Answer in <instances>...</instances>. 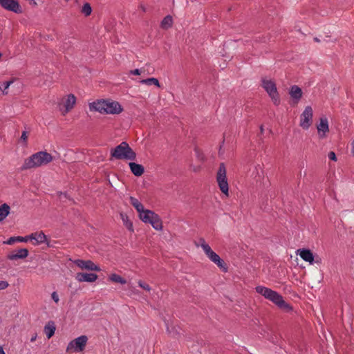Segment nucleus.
<instances>
[{
  "mask_svg": "<svg viewBox=\"0 0 354 354\" xmlns=\"http://www.w3.org/2000/svg\"><path fill=\"white\" fill-rule=\"evenodd\" d=\"M91 111L99 112L101 114H119L123 109L119 102L111 100H97L88 104Z\"/></svg>",
  "mask_w": 354,
  "mask_h": 354,
  "instance_id": "f257e3e1",
  "label": "nucleus"
},
{
  "mask_svg": "<svg viewBox=\"0 0 354 354\" xmlns=\"http://www.w3.org/2000/svg\"><path fill=\"white\" fill-rule=\"evenodd\" d=\"M255 290L257 293L261 295L266 299L271 301L279 308L283 309L286 312H290L292 310V307L286 303L284 301L283 297L277 292L262 286H257L255 288Z\"/></svg>",
  "mask_w": 354,
  "mask_h": 354,
  "instance_id": "f03ea898",
  "label": "nucleus"
},
{
  "mask_svg": "<svg viewBox=\"0 0 354 354\" xmlns=\"http://www.w3.org/2000/svg\"><path fill=\"white\" fill-rule=\"evenodd\" d=\"M53 159L52 155L46 151L37 152L25 159L21 170L24 171L46 165L52 162Z\"/></svg>",
  "mask_w": 354,
  "mask_h": 354,
  "instance_id": "7ed1b4c3",
  "label": "nucleus"
},
{
  "mask_svg": "<svg viewBox=\"0 0 354 354\" xmlns=\"http://www.w3.org/2000/svg\"><path fill=\"white\" fill-rule=\"evenodd\" d=\"M111 155L117 160H134L136 154L126 142H121L119 145L111 149Z\"/></svg>",
  "mask_w": 354,
  "mask_h": 354,
  "instance_id": "20e7f679",
  "label": "nucleus"
},
{
  "mask_svg": "<svg viewBox=\"0 0 354 354\" xmlns=\"http://www.w3.org/2000/svg\"><path fill=\"white\" fill-rule=\"evenodd\" d=\"M200 242L201 248L209 259L214 263L223 272H227V266L225 261L212 250L211 247L203 239H201Z\"/></svg>",
  "mask_w": 354,
  "mask_h": 354,
  "instance_id": "39448f33",
  "label": "nucleus"
},
{
  "mask_svg": "<svg viewBox=\"0 0 354 354\" xmlns=\"http://www.w3.org/2000/svg\"><path fill=\"white\" fill-rule=\"evenodd\" d=\"M261 86L272 99L274 104L278 106L280 104V97L274 82L271 80L262 78Z\"/></svg>",
  "mask_w": 354,
  "mask_h": 354,
  "instance_id": "423d86ee",
  "label": "nucleus"
},
{
  "mask_svg": "<svg viewBox=\"0 0 354 354\" xmlns=\"http://www.w3.org/2000/svg\"><path fill=\"white\" fill-rule=\"evenodd\" d=\"M226 168L224 163H221L216 174V181L220 190L225 196H229V185L226 176Z\"/></svg>",
  "mask_w": 354,
  "mask_h": 354,
  "instance_id": "0eeeda50",
  "label": "nucleus"
},
{
  "mask_svg": "<svg viewBox=\"0 0 354 354\" xmlns=\"http://www.w3.org/2000/svg\"><path fill=\"white\" fill-rule=\"evenodd\" d=\"M142 215L140 219L143 222L150 223L156 230H161L162 229V223L158 214L151 210L146 209L145 214Z\"/></svg>",
  "mask_w": 354,
  "mask_h": 354,
  "instance_id": "6e6552de",
  "label": "nucleus"
},
{
  "mask_svg": "<svg viewBox=\"0 0 354 354\" xmlns=\"http://www.w3.org/2000/svg\"><path fill=\"white\" fill-rule=\"evenodd\" d=\"M87 341L88 337L86 335L80 336L69 342L66 348V351L68 352L71 350H73L75 352L83 351L85 348Z\"/></svg>",
  "mask_w": 354,
  "mask_h": 354,
  "instance_id": "1a4fd4ad",
  "label": "nucleus"
},
{
  "mask_svg": "<svg viewBox=\"0 0 354 354\" xmlns=\"http://www.w3.org/2000/svg\"><path fill=\"white\" fill-rule=\"evenodd\" d=\"M313 110L310 106H306L300 116V127L304 129H308L313 122Z\"/></svg>",
  "mask_w": 354,
  "mask_h": 354,
  "instance_id": "9d476101",
  "label": "nucleus"
},
{
  "mask_svg": "<svg viewBox=\"0 0 354 354\" xmlns=\"http://www.w3.org/2000/svg\"><path fill=\"white\" fill-rule=\"evenodd\" d=\"M76 104V97L73 94H69L66 99H62V102L58 104L59 111L63 115L71 111Z\"/></svg>",
  "mask_w": 354,
  "mask_h": 354,
  "instance_id": "9b49d317",
  "label": "nucleus"
},
{
  "mask_svg": "<svg viewBox=\"0 0 354 354\" xmlns=\"http://www.w3.org/2000/svg\"><path fill=\"white\" fill-rule=\"evenodd\" d=\"M0 6L8 11L21 13L22 10L18 0H0Z\"/></svg>",
  "mask_w": 354,
  "mask_h": 354,
  "instance_id": "f8f14e48",
  "label": "nucleus"
},
{
  "mask_svg": "<svg viewBox=\"0 0 354 354\" xmlns=\"http://www.w3.org/2000/svg\"><path fill=\"white\" fill-rule=\"evenodd\" d=\"M75 264L80 268L81 269H85L87 270H91V271H100V268L95 264L91 260H82V259H77L75 261Z\"/></svg>",
  "mask_w": 354,
  "mask_h": 354,
  "instance_id": "ddd939ff",
  "label": "nucleus"
},
{
  "mask_svg": "<svg viewBox=\"0 0 354 354\" xmlns=\"http://www.w3.org/2000/svg\"><path fill=\"white\" fill-rule=\"evenodd\" d=\"M28 250L26 248H21L13 250L7 255V259L11 261L23 259L28 256Z\"/></svg>",
  "mask_w": 354,
  "mask_h": 354,
  "instance_id": "4468645a",
  "label": "nucleus"
},
{
  "mask_svg": "<svg viewBox=\"0 0 354 354\" xmlns=\"http://www.w3.org/2000/svg\"><path fill=\"white\" fill-rule=\"evenodd\" d=\"M289 94L295 105L297 104L302 97L303 92L300 87L293 85L290 87Z\"/></svg>",
  "mask_w": 354,
  "mask_h": 354,
  "instance_id": "2eb2a0df",
  "label": "nucleus"
},
{
  "mask_svg": "<svg viewBox=\"0 0 354 354\" xmlns=\"http://www.w3.org/2000/svg\"><path fill=\"white\" fill-rule=\"evenodd\" d=\"M75 278L79 282H94L97 279V275L95 273L78 272Z\"/></svg>",
  "mask_w": 354,
  "mask_h": 354,
  "instance_id": "dca6fc26",
  "label": "nucleus"
},
{
  "mask_svg": "<svg viewBox=\"0 0 354 354\" xmlns=\"http://www.w3.org/2000/svg\"><path fill=\"white\" fill-rule=\"evenodd\" d=\"M318 133L320 138L326 137V133L329 131L328 120L326 118H321L320 122L317 126Z\"/></svg>",
  "mask_w": 354,
  "mask_h": 354,
  "instance_id": "f3484780",
  "label": "nucleus"
},
{
  "mask_svg": "<svg viewBox=\"0 0 354 354\" xmlns=\"http://www.w3.org/2000/svg\"><path fill=\"white\" fill-rule=\"evenodd\" d=\"M297 254H299L301 258L310 264L314 262V256L313 252L308 249H299L297 251Z\"/></svg>",
  "mask_w": 354,
  "mask_h": 354,
  "instance_id": "a211bd4d",
  "label": "nucleus"
},
{
  "mask_svg": "<svg viewBox=\"0 0 354 354\" xmlns=\"http://www.w3.org/2000/svg\"><path fill=\"white\" fill-rule=\"evenodd\" d=\"M29 237L30 240L35 241V242H33L34 245H39L45 243L47 241L46 236L42 232L39 233H32L30 235H29Z\"/></svg>",
  "mask_w": 354,
  "mask_h": 354,
  "instance_id": "6ab92c4d",
  "label": "nucleus"
},
{
  "mask_svg": "<svg viewBox=\"0 0 354 354\" xmlns=\"http://www.w3.org/2000/svg\"><path fill=\"white\" fill-rule=\"evenodd\" d=\"M130 203L136 208L139 213V217L141 218L142 214H145L146 210L144 209L143 205L136 198L130 196Z\"/></svg>",
  "mask_w": 354,
  "mask_h": 354,
  "instance_id": "aec40b11",
  "label": "nucleus"
},
{
  "mask_svg": "<svg viewBox=\"0 0 354 354\" xmlns=\"http://www.w3.org/2000/svg\"><path fill=\"white\" fill-rule=\"evenodd\" d=\"M129 165L131 172L136 176H140L144 174L145 168L142 165L136 162H129Z\"/></svg>",
  "mask_w": 354,
  "mask_h": 354,
  "instance_id": "412c9836",
  "label": "nucleus"
},
{
  "mask_svg": "<svg viewBox=\"0 0 354 354\" xmlns=\"http://www.w3.org/2000/svg\"><path fill=\"white\" fill-rule=\"evenodd\" d=\"M56 327L55 325L54 322L50 321L47 323V324L44 326V333L48 337V339H50L52 337L55 332Z\"/></svg>",
  "mask_w": 354,
  "mask_h": 354,
  "instance_id": "4be33fe9",
  "label": "nucleus"
},
{
  "mask_svg": "<svg viewBox=\"0 0 354 354\" xmlns=\"http://www.w3.org/2000/svg\"><path fill=\"white\" fill-rule=\"evenodd\" d=\"M120 218L123 222V224L124 225H125V227L130 231V232H133L134 230H133V223L131 220H129V216L123 213V212H121L120 213Z\"/></svg>",
  "mask_w": 354,
  "mask_h": 354,
  "instance_id": "5701e85b",
  "label": "nucleus"
},
{
  "mask_svg": "<svg viewBox=\"0 0 354 354\" xmlns=\"http://www.w3.org/2000/svg\"><path fill=\"white\" fill-rule=\"evenodd\" d=\"M173 25V18L171 15H167L164 19L162 20L160 23V27L162 29L167 30L168 28H171Z\"/></svg>",
  "mask_w": 354,
  "mask_h": 354,
  "instance_id": "b1692460",
  "label": "nucleus"
},
{
  "mask_svg": "<svg viewBox=\"0 0 354 354\" xmlns=\"http://www.w3.org/2000/svg\"><path fill=\"white\" fill-rule=\"evenodd\" d=\"M10 207L4 203L0 206V221H3L9 214Z\"/></svg>",
  "mask_w": 354,
  "mask_h": 354,
  "instance_id": "393cba45",
  "label": "nucleus"
},
{
  "mask_svg": "<svg viewBox=\"0 0 354 354\" xmlns=\"http://www.w3.org/2000/svg\"><path fill=\"white\" fill-rule=\"evenodd\" d=\"M140 83L142 84H146V85L153 84V85L156 86L157 87H160L158 80L155 77H150V78L142 80L140 81Z\"/></svg>",
  "mask_w": 354,
  "mask_h": 354,
  "instance_id": "a878e982",
  "label": "nucleus"
},
{
  "mask_svg": "<svg viewBox=\"0 0 354 354\" xmlns=\"http://www.w3.org/2000/svg\"><path fill=\"white\" fill-rule=\"evenodd\" d=\"M109 278L110 281L115 283H118L120 284H125L127 283V281L124 278L115 273L111 274Z\"/></svg>",
  "mask_w": 354,
  "mask_h": 354,
  "instance_id": "bb28decb",
  "label": "nucleus"
},
{
  "mask_svg": "<svg viewBox=\"0 0 354 354\" xmlns=\"http://www.w3.org/2000/svg\"><path fill=\"white\" fill-rule=\"evenodd\" d=\"M81 12L84 14L86 17L91 15L92 12V8L88 3H85L81 10Z\"/></svg>",
  "mask_w": 354,
  "mask_h": 354,
  "instance_id": "cd10ccee",
  "label": "nucleus"
},
{
  "mask_svg": "<svg viewBox=\"0 0 354 354\" xmlns=\"http://www.w3.org/2000/svg\"><path fill=\"white\" fill-rule=\"evenodd\" d=\"M12 81H6L1 83L0 85V89L2 91L3 94H7V89L9 88L11 84H12Z\"/></svg>",
  "mask_w": 354,
  "mask_h": 354,
  "instance_id": "c85d7f7f",
  "label": "nucleus"
},
{
  "mask_svg": "<svg viewBox=\"0 0 354 354\" xmlns=\"http://www.w3.org/2000/svg\"><path fill=\"white\" fill-rule=\"evenodd\" d=\"M138 284L140 288H143L147 291L149 292L151 290V287L147 283L143 282L141 280L138 281Z\"/></svg>",
  "mask_w": 354,
  "mask_h": 354,
  "instance_id": "c756f323",
  "label": "nucleus"
},
{
  "mask_svg": "<svg viewBox=\"0 0 354 354\" xmlns=\"http://www.w3.org/2000/svg\"><path fill=\"white\" fill-rule=\"evenodd\" d=\"M17 239H18L17 236H12L9 238L7 241H4L3 243L8 245H12L17 241Z\"/></svg>",
  "mask_w": 354,
  "mask_h": 354,
  "instance_id": "7c9ffc66",
  "label": "nucleus"
},
{
  "mask_svg": "<svg viewBox=\"0 0 354 354\" xmlns=\"http://www.w3.org/2000/svg\"><path fill=\"white\" fill-rule=\"evenodd\" d=\"M9 286V283L6 281H0V290H4Z\"/></svg>",
  "mask_w": 354,
  "mask_h": 354,
  "instance_id": "2f4dec72",
  "label": "nucleus"
},
{
  "mask_svg": "<svg viewBox=\"0 0 354 354\" xmlns=\"http://www.w3.org/2000/svg\"><path fill=\"white\" fill-rule=\"evenodd\" d=\"M28 139V133L26 131H24L22 132L21 136V140H22L24 143L27 142Z\"/></svg>",
  "mask_w": 354,
  "mask_h": 354,
  "instance_id": "473e14b6",
  "label": "nucleus"
},
{
  "mask_svg": "<svg viewBox=\"0 0 354 354\" xmlns=\"http://www.w3.org/2000/svg\"><path fill=\"white\" fill-rule=\"evenodd\" d=\"M51 297L53 299V300L57 304L59 301V296L57 295V293L56 292H53L52 294H51Z\"/></svg>",
  "mask_w": 354,
  "mask_h": 354,
  "instance_id": "72a5a7b5",
  "label": "nucleus"
},
{
  "mask_svg": "<svg viewBox=\"0 0 354 354\" xmlns=\"http://www.w3.org/2000/svg\"><path fill=\"white\" fill-rule=\"evenodd\" d=\"M328 158L331 160H333V161L337 160L336 155H335V152H333V151H330L328 153Z\"/></svg>",
  "mask_w": 354,
  "mask_h": 354,
  "instance_id": "f704fd0d",
  "label": "nucleus"
},
{
  "mask_svg": "<svg viewBox=\"0 0 354 354\" xmlns=\"http://www.w3.org/2000/svg\"><path fill=\"white\" fill-rule=\"evenodd\" d=\"M18 239H17V241L19 242H26L28 239H30L29 236H26L25 237L22 236H17Z\"/></svg>",
  "mask_w": 354,
  "mask_h": 354,
  "instance_id": "c9c22d12",
  "label": "nucleus"
},
{
  "mask_svg": "<svg viewBox=\"0 0 354 354\" xmlns=\"http://www.w3.org/2000/svg\"><path fill=\"white\" fill-rule=\"evenodd\" d=\"M130 73L135 75H140V70L136 68V69L131 71Z\"/></svg>",
  "mask_w": 354,
  "mask_h": 354,
  "instance_id": "e433bc0d",
  "label": "nucleus"
},
{
  "mask_svg": "<svg viewBox=\"0 0 354 354\" xmlns=\"http://www.w3.org/2000/svg\"><path fill=\"white\" fill-rule=\"evenodd\" d=\"M37 333H34V334L32 335V337L30 338V342H35V341L36 340V339H37Z\"/></svg>",
  "mask_w": 354,
  "mask_h": 354,
  "instance_id": "4c0bfd02",
  "label": "nucleus"
},
{
  "mask_svg": "<svg viewBox=\"0 0 354 354\" xmlns=\"http://www.w3.org/2000/svg\"><path fill=\"white\" fill-rule=\"evenodd\" d=\"M351 153L354 156V140L351 142Z\"/></svg>",
  "mask_w": 354,
  "mask_h": 354,
  "instance_id": "58836bf2",
  "label": "nucleus"
},
{
  "mask_svg": "<svg viewBox=\"0 0 354 354\" xmlns=\"http://www.w3.org/2000/svg\"><path fill=\"white\" fill-rule=\"evenodd\" d=\"M0 354H6L1 346H0Z\"/></svg>",
  "mask_w": 354,
  "mask_h": 354,
  "instance_id": "ea45409f",
  "label": "nucleus"
},
{
  "mask_svg": "<svg viewBox=\"0 0 354 354\" xmlns=\"http://www.w3.org/2000/svg\"><path fill=\"white\" fill-rule=\"evenodd\" d=\"M64 196V197H66V194H63L62 192H60V194H59V196ZM60 198H62V197H60Z\"/></svg>",
  "mask_w": 354,
  "mask_h": 354,
  "instance_id": "a19ab883",
  "label": "nucleus"
},
{
  "mask_svg": "<svg viewBox=\"0 0 354 354\" xmlns=\"http://www.w3.org/2000/svg\"><path fill=\"white\" fill-rule=\"evenodd\" d=\"M314 41H316V42H319L320 41V40L317 37H315L314 38Z\"/></svg>",
  "mask_w": 354,
  "mask_h": 354,
  "instance_id": "79ce46f5",
  "label": "nucleus"
},
{
  "mask_svg": "<svg viewBox=\"0 0 354 354\" xmlns=\"http://www.w3.org/2000/svg\"><path fill=\"white\" fill-rule=\"evenodd\" d=\"M30 2H33V4L35 6L37 5V3L35 1V0H29Z\"/></svg>",
  "mask_w": 354,
  "mask_h": 354,
  "instance_id": "37998d69",
  "label": "nucleus"
},
{
  "mask_svg": "<svg viewBox=\"0 0 354 354\" xmlns=\"http://www.w3.org/2000/svg\"><path fill=\"white\" fill-rule=\"evenodd\" d=\"M260 129H261V132H263V127H262V126L261 127V128H260Z\"/></svg>",
  "mask_w": 354,
  "mask_h": 354,
  "instance_id": "c03bdc74",
  "label": "nucleus"
},
{
  "mask_svg": "<svg viewBox=\"0 0 354 354\" xmlns=\"http://www.w3.org/2000/svg\"><path fill=\"white\" fill-rule=\"evenodd\" d=\"M194 171H198L197 168H195V169H194Z\"/></svg>",
  "mask_w": 354,
  "mask_h": 354,
  "instance_id": "a18cd8bd",
  "label": "nucleus"
},
{
  "mask_svg": "<svg viewBox=\"0 0 354 354\" xmlns=\"http://www.w3.org/2000/svg\"><path fill=\"white\" fill-rule=\"evenodd\" d=\"M1 56H2V54L0 53V58L1 57Z\"/></svg>",
  "mask_w": 354,
  "mask_h": 354,
  "instance_id": "49530a36",
  "label": "nucleus"
}]
</instances>
